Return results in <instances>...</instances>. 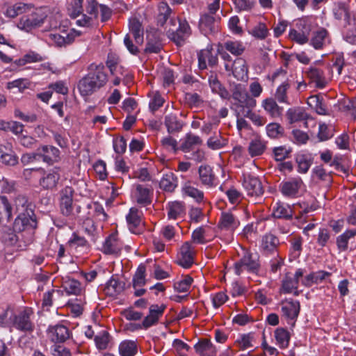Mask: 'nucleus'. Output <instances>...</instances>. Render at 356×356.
Returning <instances> with one entry per match:
<instances>
[{
  "mask_svg": "<svg viewBox=\"0 0 356 356\" xmlns=\"http://www.w3.org/2000/svg\"><path fill=\"white\" fill-rule=\"evenodd\" d=\"M231 92L232 99L231 108L234 111L236 115L244 114L245 111L256 106V99L250 97L243 84H234Z\"/></svg>",
  "mask_w": 356,
  "mask_h": 356,
  "instance_id": "f257e3e1",
  "label": "nucleus"
},
{
  "mask_svg": "<svg viewBox=\"0 0 356 356\" xmlns=\"http://www.w3.org/2000/svg\"><path fill=\"white\" fill-rule=\"evenodd\" d=\"M243 254L240 259L234 264V272L241 275L244 272L255 273L259 270L260 264L259 255L256 252L243 249Z\"/></svg>",
  "mask_w": 356,
  "mask_h": 356,
  "instance_id": "f03ea898",
  "label": "nucleus"
},
{
  "mask_svg": "<svg viewBox=\"0 0 356 356\" xmlns=\"http://www.w3.org/2000/svg\"><path fill=\"white\" fill-rule=\"evenodd\" d=\"M45 40L51 45L56 47H64L72 42L74 39V35L72 30H65L59 29L53 30L45 35Z\"/></svg>",
  "mask_w": 356,
  "mask_h": 356,
  "instance_id": "7ed1b4c3",
  "label": "nucleus"
},
{
  "mask_svg": "<svg viewBox=\"0 0 356 356\" xmlns=\"http://www.w3.org/2000/svg\"><path fill=\"white\" fill-rule=\"evenodd\" d=\"M33 312L30 308H25L15 314L13 319V327L15 329L24 332H31L34 330V324L31 317Z\"/></svg>",
  "mask_w": 356,
  "mask_h": 356,
  "instance_id": "20e7f679",
  "label": "nucleus"
},
{
  "mask_svg": "<svg viewBox=\"0 0 356 356\" xmlns=\"http://www.w3.org/2000/svg\"><path fill=\"white\" fill-rule=\"evenodd\" d=\"M280 306L282 316L286 319L289 324L293 326L300 313L299 301L286 298L281 301Z\"/></svg>",
  "mask_w": 356,
  "mask_h": 356,
  "instance_id": "39448f33",
  "label": "nucleus"
},
{
  "mask_svg": "<svg viewBox=\"0 0 356 356\" xmlns=\"http://www.w3.org/2000/svg\"><path fill=\"white\" fill-rule=\"evenodd\" d=\"M242 185L249 197H259L264 194V190L261 181L252 175H243Z\"/></svg>",
  "mask_w": 356,
  "mask_h": 356,
  "instance_id": "423d86ee",
  "label": "nucleus"
},
{
  "mask_svg": "<svg viewBox=\"0 0 356 356\" xmlns=\"http://www.w3.org/2000/svg\"><path fill=\"white\" fill-rule=\"evenodd\" d=\"M303 187L304 183L300 177H293L287 181H284L280 186L282 194L290 198L298 197Z\"/></svg>",
  "mask_w": 356,
  "mask_h": 356,
  "instance_id": "0eeeda50",
  "label": "nucleus"
},
{
  "mask_svg": "<svg viewBox=\"0 0 356 356\" xmlns=\"http://www.w3.org/2000/svg\"><path fill=\"white\" fill-rule=\"evenodd\" d=\"M42 176L39 180L40 186L44 190H52L55 188L60 178V168L55 167L48 171H40Z\"/></svg>",
  "mask_w": 356,
  "mask_h": 356,
  "instance_id": "6e6552de",
  "label": "nucleus"
},
{
  "mask_svg": "<svg viewBox=\"0 0 356 356\" xmlns=\"http://www.w3.org/2000/svg\"><path fill=\"white\" fill-rule=\"evenodd\" d=\"M74 189L65 186L60 191V207L62 213L66 216H74L73 213Z\"/></svg>",
  "mask_w": 356,
  "mask_h": 356,
  "instance_id": "1a4fd4ad",
  "label": "nucleus"
},
{
  "mask_svg": "<svg viewBox=\"0 0 356 356\" xmlns=\"http://www.w3.org/2000/svg\"><path fill=\"white\" fill-rule=\"evenodd\" d=\"M191 34V29L186 19L179 20V27L176 31H168V38L177 45H181Z\"/></svg>",
  "mask_w": 356,
  "mask_h": 356,
  "instance_id": "9d476101",
  "label": "nucleus"
},
{
  "mask_svg": "<svg viewBox=\"0 0 356 356\" xmlns=\"http://www.w3.org/2000/svg\"><path fill=\"white\" fill-rule=\"evenodd\" d=\"M132 191V198L138 204L147 206L150 204L152 199V191L142 184L134 185Z\"/></svg>",
  "mask_w": 356,
  "mask_h": 356,
  "instance_id": "9b49d317",
  "label": "nucleus"
},
{
  "mask_svg": "<svg viewBox=\"0 0 356 356\" xmlns=\"http://www.w3.org/2000/svg\"><path fill=\"white\" fill-rule=\"evenodd\" d=\"M45 17L40 15L39 12L33 13L30 15L21 17L17 24L19 29L25 31H30L34 28L38 27L43 24Z\"/></svg>",
  "mask_w": 356,
  "mask_h": 356,
  "instance_id": "f8f14e48",
  "label": "nucleus"
},
{
  "mask_svg": "<svg viewBox=\"0 0 356 356\" xmlns=\"http://www.w3.org/2000/svg\"><path fill=\"white\" fill-rule=\"evenodd\" d=\"M47 336L52 342L56 344L57 343L65 341L70 338V333L66 326L62 324H56L49 326L47 329Z\"/></svg>",
  "mask_w": 356,
  "mask_h": 356,
  "instance_id": "ddd939ff",
  "label": "nucleus"
},
{
  "mask_svg": "<svg viewBox=\"0 0 356 356\" xmlns=\"http://www.w3.org/2000/svg\"><path fill=\"white\" fill-rule=\"evenodd\" d=\"M226 71H232L234 77L238 80H243L248 76V66L246 61L242 58H237L232 63H226Z\"/></svg>",
  "mask_w": 356,
  "mask_h": 356,
  "instance_id": "4468645a",
  "label": "nucleus"
},
{
  "mask_svg": "<svg viewBox=\"0 0 356 356\" xmlns=\"http://www.w3.org/2000/svg\"><path fill=\"white\" fill-rule=\"evenodd\" d=\"M91 80L95 82L100 88L104 87L108 82V75L104 65L91 64L88 73Z\"/></svg>",
  "mask_w": 356,
  "mask_h": 356,
  "instance_id": "2eb2a0df",
  "label": "nucleus"
},
{
  "mask_svg": "<svg viewBox=\"0 0 356 356\" xmlns=\"http://www.w3.org/2000/svg\"><path fill=\"white\" fill-rule=\"evenodd\" d=\"M165 308L166 306L163 304L161 305H152L149 308L148 315L143 321L142 327L145 329H147L156 324L159 318L163 316Z\"/></svg>",
  "mask_w": 356,
  "mask_h": 356,
  "instance_id": "dca6fc26",
  "label": "nucleus"
},
{
  "mask_svg": "<svg viewBox=\"0 0 356 356\" xmlns=\"http://www.w3.org/2000/svg\"><path fill=\"white\" fill-rule=\"evenodd\" d=\"M198 174L201 184L207 188H212L217 186V178L209 165H200Z\"/></svg>",
  "mask_w": 356,
  "mask_h": 356,
  "instance_id": "f3484780",
  "label": "nucleus"
},
{
  "mask_svg": "<svg viewBox=\"0 0 356 356\" xmlns=\"http://www.w3.org/2000/svg\"><path fill=\"white\" fill-rule=\"evenodd\" d=\"M40 160L44 163L52 165L59 160L60 151L51 145H42L38 148Z\"/></svg>",
  "mask_w": 356,
  "mask_h": 356,
  "instance_id": "a211bd4d",
  "label": "nucleus"
},
{
  "mask_svg": "<svg viewBox=\"0 0 356 356\" xmlns=\"http://www.w3.org/2000/svg\"><path fill=\"white\" fill-rule=\"evenodd\" d=\"M129 33L134 38L136 44H143L144 41V28L142 22L136 17H132L129 20Z\"/></svg>",
  "mask_w": 356,
  "mask_h": 356,
  "instance_id": "6ab92c4d",
  "label": "nucleus"
},
{
  "mask_svg": "<svg viewBox=\"0 0 356 356\" xmlns=\"http://www.w3.org/2000/svg\"><path fill=\"white\" fill-rule=\"evenodd\" d=\"M332 13L336 19L344 21V27L351 25L355 21L354 19H351L349 9L344 3H335L332 8Z\"/></svg>",
  "mask_w": 356,
  "mask_h": 356,
  "instance_id": "aec40b11",
  "label": "nucleus"
},
{
  "mask_svg": "<svg viewBox=\"0 0 356 356\" xmlns=\"http://www.w3.org/2000/svg\"><path fill=\"white\" fill-rule=\"evenodd\" d=\"M177 264L184 268H190L193 264V252L189 243H185L180 248Z\"/></svg>",
  "mask_w": 356,
  "mask_h": 356,
  "instance_id": "412c9836",
  "label": "nucleus"
},
{
  "mask_svg": "<svg viewBox=\"0 0 356 356\" xmlns=\"http://www.w3.org/2000/svg\"><path fill=\"white\" fill-rule=\"evenodd\" d=\"M218 225L220 229L232 232L239 226L240 222L233 213L222 212Z\"/></svg>",
  "mask_w": 356,
  "mask_h": 356,
  "instance_id": "4be33fe9",
  "label": "nucleus"
},
{
  "mask_svg": "<svg viewBox=\"0 0 356 356\" xmlns=\"http://www.w3.org/2000/svg\"><path fill=\"white\" fill-rule=\"evenodd\" d=\"M330 43V38L326 29L321 28L313 33L310 44L314 49H323Z\"/></svg>",
  "mask_w": 356,
  "mask_h": 356,
  "instance_id": "5701e85b",
  "label": "nucleus"
},
{
  "mask_svg": "<svg viewBox=\"0 0 356 356\" xmlns=\"http://www.w3.org/2000/svg\"><path fill=\"white\" fill-rule=\"evenodd\" d=\"M33 215L32 210L24 213L18 214L15 221L16 228L19 229H21V228L23 229L35 228L37 222Z\"/></svg>",
  "mask_w": 356,
  "mask_h": 356,
  "instance_id": "b1692460",
  "label": "nucleus"
},
{
  "mask_svg": "<svg viewBox=\"0 0 356 356\" xmlns=\"http://www.w3.org/2000/svg\"><path fill=\"white\" fill-rule=\"evenodd\" d=\"M129 230L136 234L138 229L143 225L142 213L136 207H131L126 216Z\"/></svg>",
  "mask_w": 356,
  "mask_h": 356,
  "instance_id": "393cba45",
  "label": "nucleus"
},
{
  "mask_svg": "<svg viewBox=\"0 0 356 356\" xmlns=\"http://www.w3.org/2000/svg\"><path fill=\"white\" fill-rule=\"evenodd\" d=\"M202 143V140L200 136L190 132L181 138L179 148L183 152L188 153L194 148L195 146L200 145Z\"/></svg>",
  "mask_w": 356,
  "mask_h": 356,
  "instance_id": "a878e982",
  "label": "nucleus"
},
{
  "mask_svg": "<svg viewBox=\"0 0 356 356\" xmlns=\"http://www.w3.org/2000/svg\"><path fill=\"white\" fill-rule=\"evenodd\" d=\"M78 89L81 96L87 97L99 90L100 88L91 80L88 74L79 81Z\"/></svg>",
  "mask_w": 356,
  "mask_h": 356,
  "instance_id": "bb28decb",
  "label": "nucleus"
},
{
  "mask_svg": "<svg viewBox=\"0 0 356 356\" xmlns=\"http://www.w3.org/2000/svg\"><path fill=\"white\" fill-rule=\"evenodd\" d=\"M122 248V243L119 241L116 234H111L105 241L102 250L107 254H118Z\"/></svg>",
  "mask_w": 356,
  "mask_h": 356,
  "instance_id": "cd10ccee",
  "label": "nucleus"
},
{
  "mask_svg": "<svg viewBox=\"0 0 356 356\" xmlns=\"http://www.w3.org/2000/svg\"><path fill=\"white\" fill-rule=\"evenodd\" d=\"M168 217L170 220L182 218L186 213L185 205L179 201L170 202L167 206Z\"/></svg>",
  "mask_w": 356,
  "mask_h": 356,
  "instance_id": "c85d7f7f",
  "label": "nucleus"
},
{
  "mask_svg": "<svg viewBox=\"0 0 356 356\" xmlns=\"http://www.w3.org/2000/svg\"><path fill=\"white\" fill-rule=\"evenodd\" d=\"M299 25L300 27L302 26L303 29L301 31L291 29L289 36L293 41H295L300 44H304L309 41L310 28L306 26L305 22H301Z\"/></svg>",
  "mask_w": 356,
  "mask_h": 356,
  "instance_id": "c756f323",
  "label": "nucleus"
},
{
  "mask_svg": "<svg viewBox=\"0 0 356 356\" xmlns=\"http://www.w3.org/2000/svg\"><path fill=\"white\" fill-rule=\"evenodd\" d=\"M307 76L315 86L318 88H323L327 83L323 70L315 67H311L307 71Z\"/></svg>",
  "mask_w": 356,
  "mask_h": 356,
  "instance_id": "7c9ffc66",
  "label": "nucleus"
},
{
  "mask_svg": "<svg viewBox=\"0 0 356 356\" xmlns=\"http://www.w3.org/2000/svg\"><path fill=\"white\" fill-rule=\"evenodd\" d=\"M200 356H216V348L209 339L200 341L194 346Z\"/></svg>",
  "mask_w": 356,
  "mask_h": 356,
  "instance_id": "2f4dec72",
  "label": "nucleus"
},
{
  "mask_svg": "<svg viewBox=\"0 0 356 356\" xmlns=\"http://www.w3.org/2000/svg\"><path fill=\"white\" fill-rule=\"evenodd\" d=\"M298 281L292 276L291 273H289L286 274L282 280L280 291L283 293H293L298 296Z\"/></svg>",
  "mask_w": 356,
  "mask_h": 356,
  "instance_id": "473e14b6",
  "label": "nucleus"
},
{
  "mask_svg": "<svg viewBox=\"0 0 356 356\" xmlns=\"http://www.w3.org/2000/svg\"><path fill=\"white\" fill-rule=\"evenodd\" d=\"M256 341L255 334L253 332H249L247 334H240L235 341V344L240 350H245L248 348H254L256 344Z\"/></svg>",
  "mask_w": 356,
  "mask_h": 356,
  "instance_id": "72a5a7b5",
  "label": "nucleus"
},
{
  "mask_svg": "<svg viewBox=\"0 0 356 356\" xmlns=\"http://www.w3.org/2000/svg\"><path fill=\"white\" fill-rule=\"evenodd\" d=\"M266 149V142L260 137H256L251 140L248 151L252 157L259 156L264 154Z\"/></svg>",
  "mask_w": 356,
  "mask_h": 356,
  "instance_id": "f704fd0d",
  "label": "nucleus"
},
{
  "mask_svg": "<svg viewBox=\"0 0 356 356\" xmlns=\"http://www.w3.org/2000/svg\"><path fill=\"white\" fill-rule=\"evenodd\" d=\"M29 206L27 197L22 194H18L14 199L13 205H11L13 213H15L18 215L31 211Z\"/></svg>",
  "mask_w": 356,
  "mask_h": 356,
  "instance_id": "c9c22d12",
  "label": "nucleus"
},
{
  "mask_svg": "<svg viewBox=\"0 0 356 356\" xmlns=\"http://www.w3.org/2000/svg\"><path fill=\"white\" fill-rule=\"evenodd\" d=\"M124 289V283L112 277L107 282L104 290L107 296L114 297L123 291Z\"/></svg>",
  "mask_w": 356,
  "mask_h": 356,
  "instance_id": "e433bc0d",
  "label": "nucleus"
},
{
  "mask_svg": "<svg viewBox=\"0 0 356 356\" xmlns=\"http://www.w3.org/2000/svg\"><path fill=\"white\" fill-rule=\"evenodd\" d=\"M272 215L276 218L289 219L293 216V211L289 206L277 202L273 207Z\"/></svg>",
  "mask_w": 356,
  "mask_h": 356,
  "instance_id": "4c0bfd02",
  "label": "nucleus"
},
{
  "mask_svg": "<svg viewBox=\"0 0 356 356\" xmlns=\"http://www.w3.org/2000/svg\"><path fill=\"white\" fill-rule=\"evenodd\" d=\"M181 191L184 195L193 198L197 202H202L204 199V193L195 188L191 181L184 183Z\"/></svg>",
  "mask_w": 356,
  "mask_h": 356,
  "instance_id": "58836bf2",
  "label": "nucleus"
},
{
  "mask_svg": "<svg viewBox=\"0 0 356 356\" xmlns=\"http://www.w3.org/2000/svg\"><path fill=\"white\" fill-rule=\"evenodd\" d=\"M208 81L213 92L219 95L222 99L229 98V92L222 86L216 74L210 75Z\"/></svg>",
  "mask_w": 356,
  "mask_h": 356,
  "instance_id": "ea45409f",
  "label": "nucleus"
},
{
  "mask_svg": "<svg viewBox=\"0 0 356 356\" xmlns=\"http://www.w3.org/2000/svg\"><path fill=\"white\" fill-rule=\"evenodd\" d=\"M261 106L266 112L272 118H278L282 114L280 108L276 102L272 98H266L262 101Z\"/></svg>",
  "mask_w": 356,
  "mask_h": 356,
  "instance_id": "a19ab883",
  "label": "nucleus"
},
{
  "mask_svg": "<svg viewBox=\"0 0 356 356\" xmlns=\"http://www.w3.org/2000/svg\"><path fill=\"white\" fill-rule=\"evenodd\" d=\"M138 352V346L135 341L124 340L119 345V353L121 356H134Z\"/></svg>",
  "mask_w": 356,
  "mask_h": 356,
  "instance_id": "79ce46f5",
  "label": "nucleus"
},
{
  "mask_svg": "<svg viewBox=\"0 0 356 356\" xmlns=\"http://www.w3.org/2000/svg\"><path fill=\"white\" fill-rule=\"evenodd\" d=\"M159 186L165 191L172 192L177 186V179L172 173H166L163 175Z\"/></svg>",
  "mask_w": 356,
  "mask_h": 356,
  "instance_id": "37998d69",
  "label": "nucleus"
},
{
  "mask_svg": "<svg viewBox=\"0 0 356 356\" xmlns=\"http://www.w3.org/2000/svg\"><path fill=\"white\" fill-rule=\"evenodd\" d=\"M286 118L291 124L305 120L308 115L302 108H289L286 113Z\"/></svg>",
  "mask_w": 356,
  "mask_h": 356,
  "instance_id": "c03bdc74",
  "label": "nucleus"
},
{
  "mask_svg": "<svg viewBox=\"0 0 356 356\" xmlns=\"http://www.w3.org/2000/svg\"><path fill=\"white\" fill-rule=\"evenodd\" d=\"M277 238L273 234H266L261 240V248L265 253H270L276 250Z\"/></svg>",
  "mask_w": 356,
  "mask_h": 356,
  "instance_id": "a18cd8bd",
  "label": "nucleus"
},
{
  "mask_svg": "<svg viewBox=\"0 0 356 356\" xmlns=\"http://www.w3.org/2000/svg\"><path fill=\"white\" fill-rule=\"evenodd\" d=\"M296 161L298 165L297 171L300 174L307 173L312 164V157L304 154H298Z\"/></svg>",
  "mask_w": 356,
  "mask_h": 356,
  "instance_id": "49530a36",
  "label": "nucleus"
},
{
  "mask_svg": "<svg viewBox=\"0 0 356 356\" xmlns=\"http://www.w3.org/2000/svg\"><path fill=\"white\" fill-rule=\"evenodd\" d=\"M223 47L236 56L242 55L245 49L243 42L238 40H228L224 43Z\"/></svg>",
  "mask_w": 356,
  "mask_h": 356,
  "instance_id": "de8ad7c7",
  "label": "nucleus"
},
{
  "mask_svg": "<svg viewBox=\"0 0 356 356\" xmlns=\"http://www.w3.org/2000/svg\"><path fill=\"white\" fill-rule=\"evenodd\" d=\"M227 142V139L221 136L220 131H218L214 132L213 135L207 140V145L209 148L216 150L225 146Z\"/></svg>",
  "mask_w": 356,
  "mask_h": 356,
  "instance_id": "09e8293b",
  "label": "nucleus"
},
{
  "mask_svg": "<svg viewBox=\"0 0 356 356\" xmlns=\"http://www.w3.org/2000/svg\"><path fill=\"white\" fill-rule=\"evenodd\" d=\"M277 344L281 348H285L289 346L290 341V334L284 328L278 327L275 330L274 333Z\"/></svg>",
  "mask_w": 356,
  "mask_h": 356,
  "instance_id": "8fccbe9b",
  "label": "nucleus"
},
{
  "mask_svg": "<svg viewBox=\"0 0 356 356\" xmlns=\"http://www.w3.org/2000/svg\"><path fill=\"white\" fill-rule=\"evenodd\" d=\"M356 236V229L347 230L337 238V245L341 251L348 249V241Z\"/></svg>",
  "mask_w": 356,
  "mask_h": 356,
  "instance_id": "3c124183",
  "label": "nucleus"
},
{
  "mask_svg": "<svg viewBox=\"0 0 356 356\" xmlns=\"http://www.w3.org/2000/svg\"><path fill=\"white\" fill-rule=\"evenodd\" d=\"M165 125L168 133L178 131L182 128L181 122L177 119L175 114H168L165 117Z\"/></svg>",
  "mask_w": 356,
  "mask_h": 356,
  "instance_id": "603ef678",
  "label": "nucleus"
},
{
  "mask_svg": "<svg viewBox=\"0 0 356 356\" xmlns=\"http://www.w3.org/2000/svg\"><path fill=\"white\" fill-rule=\"evenodd\" d=\"M63 287L69 295H78L81 291L80 282L74 279L65 280L63 283Z\"/></svg>",
  "mask_w": 356,
  "mask_h": 356,
  "instance_id": "864d4df0",
  "label": "nucleus"
},
{
  "mask_svg": "<svg viewBox=\"0 0 356 356\" xmlns=\"http://www.w3.org/2000/svg\"><path fill=\"white\" fill-rule=\"evenodd\" d=\"M145 271L146 268L145 265L140 264L135 273L133 277V286L134 289L141 287L145 284Z\"/></svg>",
  "mask_w": 356,
  "mask_h": 356,
  "instance_id": "5fc2aeb1",
  "label": "nucleus"
},
{
  "mask_svg": "<svg viewBox=\"0 0 356 356\" xmlns=\"http://www.w3.org/2000/svg\"><path fill=\"white\" fill-rule=\"evenodd\" d=\"M290 88L288 81H284L276 90L275 97L280 103L289 104L286 92Z\"/></svg>",
  "mask_w": 356,
  "mask_h": 356,
  "instance_id": "6e6d98bb",
  "label": "nucleus"
},
{
  "mask_svg": "<svg viewBox=\"0 0 356 356\" xmlns=\"http://www.w3.org/2000/svg\"><path fill=\"white\" fill-rule=\"evenodd\" d=\"M317 209V206L315 203H309L308 202H303L295 205L293 207L294 211H298L300 216H297V218H302L304 214H307L310 212L315 211Z\"/></svg>",
  "mask_w": 356,
  "mask_h": 356,
  "instance_id": "4d7b16f0",
  "label": "nucleus"
},
{
  "mask_svg": "<svg viewBox=\"0 0 356 356\" xmlns=\"http://www.w3.org/2000/svg\"><path fill=\"white\" fill-rule=\"evenodd\" d=\"M31 83L27 79H18L7 83L6 88L9 90L17 88L19 92H23L30 87Z\"/></svg>",
  "mask_w": 356,
  "mask_h": 356,
  "instance_id": "13d9d810",
  "label": "nucleus"
},
{
  "mask_svg": "<svg viewBox=\"0 0 356 356\" xmlns=\"http://www.w3.org/2000/svg\"><path fill=\"white\" fill-rule=\"evenodd\" d=\"M3 214H4L8 219L13 216V208L6 196L0 197V220L3 216Z\"/></svg>",
  "mask_w": 356,
  "mask_h": 356,
  "instance_id": "bf43d9fd",
  "label": "nucleus"
},
{
  "mask_svg": "<svg viewBox=\"0 0 356 356\" xmlns=\"http://www.w3.org/2000/svg\"><path fill=\"white\" fill-rule=\"evenodd\" d=\"M161 143L165 149L174 153L180 150L177 140L170 136L163 137L161 140Z\"/></svg>",
  "mask_w": 356,
  "mask_h": 356,
  "instance_id": "052dcab7",
  "label": "nucleus"
},
{
  "mask_svg": "<svg viewBox=\"0 0 356 356\" xmlns=\"http://www.w3.org/2000/svg\"><path fill=\"white\" fill-rule=\"evenodd\" d=\"M0 162L7 166H15L19 163V158L12 149V152L1 154Z\"/></svg>",
  "mask_w": 356,
  "mask_h": 356,
  "instance_id": "680f3d73",
  "label": "nucleus"
},
{
  "mask_svg": "<svg viewBox=\"0 0 356 356\" xmlns=\"http://www.w3.org/2000/svg\"><path fill=\"white\" fill-rule=\"evenodd\" d=\"M17 140L22 146L27 149L33 148L37 142L36 139L34 137L29 135L26 130L24 132H23V134H22V135L18 136Z\"/></svg>",
  "mask_w": 356,
  "mask_h": 356,
  "instance_id": "e2e57ef3",
  "label": "nucleus"
},
{
  "mask_svg": "<svg viewBox=\"0 0 356 356\" xmlns=\"http://www.w3.org/2000/svg\"><path fill=\"white\" fill-rule=\"evenodd\" d=\"M266 134L271 138H277L282 135L283 128L276 122L268 124L266 127Z\"/></svg>",
  "mask_w": 356,
  "mask_h": 356,
  "instance_id": "0e129e2a",
  "label": "nucleus"
},
{
  "mask_svg": "<svg viewBox=\"0 0 356 356\" xmlns=\"http://www.w3.org/2000/svg\"><path fill=\"white\" fill-rule=\"evenodd\" d=\"M95 341L97 348L99 350H105L107 348L109 343V334L107 332H99L95 337Z\"/></svg>",
  "mask_w": 356,
  "mask_h": 356,
  "instance_id": "69168bd1",
  "label": "nucleus"
},
{
  "mask_svg": "<svg viewBox=\"0 0 356 356\" xmlns=\"http://www.w3.org/2000/svg\"><path fill=\"white\" fill-rule=\"evenodd\" d=\"M249 33L254 38L263 40L267 37L268 31L265 24L259 23Z\"/></svg>",
  "mask_w": 356,
  "mask_h": 356,
  "instance_id": "338daca9",
  "label": "nucleus"
},
{
  "mask_svg": "<svg viewBox=\"0 0 356 356\" xmlns=\"http://www.w3.org/2000/svg\"><path fill=\"white\" fill-rule=\"evenodd\" d=\"M15 313L13 309L8 308L3 314L0 315V326L10 327L13 325V319Z\"/></svg>",
  "mask_w": 356,
  "mask_h": 356,
  "instance_id": "774afa93",
  "label": "nucleus"
}]
</instances>
